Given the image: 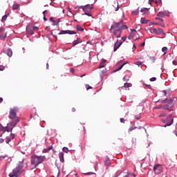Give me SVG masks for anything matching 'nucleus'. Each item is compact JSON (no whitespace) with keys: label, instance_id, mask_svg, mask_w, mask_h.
I'll use <instances>...</instances> for the list:
<instances>
[{"label":"nucleus","instance_id":"obj_37","mask_svg":"<svg viewBox=\"0 0 177 177\" xmlns=\"http://www.w3.org/2000/svg\"><path fill=\"white\" fill-rule=\"evenodd\" d=\"M167 115V112H163L159 115V117H165Z\"/></svg>","mask_w":177,"mask_h":177},{"label":"nucleus","instance_id":"obj_47","mask_svg":"<svg viewBox=\"0 0 177 177\" xmlns=\"http://www.w3.org/2000/svg\"><path fill=\"white\" fill-rule=\"evenodd\" d=\"M11 140H12V138H8L6 139V143H9Z\"/></svg>","mask_w":177,"mask_h":177},{"label":"nucleus","instance_id":"obj_31","mask_svg":"<svg viewBox=\"0 0 177 177\" xmlns=\"http://www.w3.org/2000/svg\"><path fill=\"white\" fill-rule=\"evenodd\" d=\"M167 50H168V48H167V47H163L162 48V52H164V55L167 54Z\"/></svg>","mask_w":177,"mask_h":177},{"label":"nucleus","instance_id":"obj_23","mask_svg":"<svg viewBox=\"0 0 177 177\" xmlns=\"http://www.w3.org/2000/svg\"><path fill=\"white\" fill-rule=\"evenodd\" d=\"M106 59H102L100 64V68H103L104 67V63H106Z\"/></svg>","mask_w":177,"mask_h":177},{"label":"nucleus","instance_id":"obj_61","mask_svg":"<svg viewBox=\"0 0 177 177\" xmlns=\"http://www.w3.org/2000/svg\"><path fill=\"white\" fill-rule=\"evenodd\" d=\"M44 21H48V19H46V17H45V15H44Z\"/></svg>","mask_w":177,"mask_h":177},{"label":"nucleus","instance_id":"obj_49","mask_svg":"<svg viewBox=\"0 0 177 177\" xmlns=\"http://www.w3.org/2000/svg\"><path fill=\"white\" fill-rule=\"evenodd\" d=\"M10 138V139H15V134L14 133H11Z\"/></svg>","mask_w":177,"mask_h":177},{"label":"nucleus","instance_id":"obj_38","mask_svg":"<svg viewBox=\"0 0 177 177\" xmlns=\"http://www.w3.org/2000/svg\"><path fill=\"white\" fill-rule=\"evenodd\" d=\"M57 22L55 24H53V26H57V24H59V23H60V19H58L57 20H55Z\"/></svg>","mask_w":177,"mask_h":177},{"label":"nucleus","instance_id":"obj_63","mask_svg":"<svg viewBox=\"0 0 177 177\" xmlns=\"http://www.w3.org/2000/svg\"><path fill=\"white\" fill-rule=\"evenodd\" d=\"M133 129H134L133 128H130L129 129V132H132V130Z\"/></svg>","mask_w":177,"mask_h":177},{"label":"nucleus","instance_id":"obj_41","mask_svg":"<svg viewBox=\"0 0 177 177\" xmlns=\"http://www.w3.org/2000/svg\"><path fill=\"white\" fill-rule=\"evenodd\" d=\"M86 88L87 91H89V89H92V86H89V84H86Z\"/></svg>","mask_w":177,"mask_h":177},{"label":"nucleus","instance_id":"obj_64","mask_svg":"<svg viewBox=\"0 0 177 177\" xmlns=\"http://www.w3.org/2000/svg\"><path fill=\"white\" fill-rule=\"evenodd\" d=\"M154 2V0H149V3L151 4V3Z\"/></svg>","mask_w":177,"mask_h":177},{"label":"nucleus","instance_id":"obj_50","mask_svg":"<svg viewBox=\"0 0 177 177\" xmlns=\"http://www.w3.org/2000/svg\"><path fill=\"white\" fill-rule=\"evenodd\" d=\"M84 12H85L84 15H86V16H89V17L92 16V15H91L90 13L87 12L86 10Z\"/></svg>","mask_w":177,"mask_h":177},{"label":"nucleus","instance_id":"obj_8","mask_svg":"<svg viewBox=\"0 0 177 177\" xmlns=\"http://www.w3.org/2000/svg\"><path fill=\"white\" fill-rule=\"evenodd\" d=\"M113 35L112 37V39H114V37H116V38H120L121 37V30L120 29H113Z\"/></svg>","mask_w":177,"mask_h":177},{"label":"nucleus","instance_id":"obj_51","mask_svg":"<svg viewBox=\"0 0 177 177\" xmlns=\"http://www.w3.org/2000/svg\"><path fill=\"white\" fill-rule=\"evenodd\" d=\"M49 151V149H44L43 151V153H48Z\"/></svg>","mask_w":177,"mask_h":177},{"label":"nucleus","instance_id":"obj_25","mask_svg":"<svg viewBox=\"0 0 177 177\" xmlns=\"http://www.w3.org/2000/svg\"><path fill=\"white\" fill-rule=\"evenodd\" d=\"M157 16L159 17H165V13L164 12H159Z\"/></svg>","mask_w":177,"mask_h":177},{"label":"nucleus","instance_id":"obj_20","mask_svg":"<svg viewBox=\"0 0 177 177\" xmlns=\"http://www.w3.org/2000/svg\"><path fill=\"white\" fill-rule=\"evenodd\" d=\"M82 42V39L78 38L77 40H75L73 42V46H75V45H78V44H81Z\"/></svg>","mask_w":177,"mask_h":177},{"label":"nucleus","instance_id":"obj_30","mask_svg":"<svg viewBox=\"0 0 177 177\" xmlns=\"http://www.w3.org/2000/svg\"><path fill=\"white\" fill-rule=\"evenodd\" d=\"M132 15H139V8H138L137 10L132 11Z\"/></svg>","mask_w":177,"mask_h":177},{"label":"nucleus","instance_id":"obj_13","mask_svg":"<svg viewBox=\"0 0 177 177\" xmlns=\"http://www.w3.org/2000/svg\"><path fill=\"white\" fill-rule=\"evenodd\" d=\"M81 8H82V10L84 12H86L87 9H89L90 10H91V9H93V5H90V4H87L86 6H82Z\"/></svg>","mask_w":177,"mask_h":177},{"label":"nucleus","instance_id":"obj_44","mask_svg":"<svg viewBox=\"0 0 177 177\" xmlns=\"http://www.w3.org/2000/svg\"><path fill=\"white\" fill-rule=\"evenodd\" d=\"M5 131V127L2 126V124H0V131Z\"/></svg>","mask_w":177,"mask_h":177},{"label":"nucleus","instance_id":"obj_4","mask_svg":"<svg viewBox=\"0 0 177 177\" xmlns=\"http://www.w3.org/2000/svg\"><path fill=\"white\" fill-rule=\"evenodd\" d=\"M160 103H168L169 104L162 105L160 106V109H162L163 110H171V107L175 104V100L166 98L165 100H160Z\"/></svg>","mask_w":177,"mask_h":177},{"label":"nucleus","instance_id":"obj_21","mask_svg":"<svg viewBox=\"0 0 177 177\" xmlns=\"http://www.w3.org/2000/svg\"><path fill=\"white\" fill-rule=\"evenodd\" d=\"M6 53H7L8 56H9V57H11V56L13 55V52L12 51V50L10 48L7 50Z\"/></svg>","mask_w":177,"mask_h":177},{"label":"nucleus","instance_id":"obj_27","mask_svg":"<svg viewBox=\"0 0 177 177\" xmlns=\"http://www.w3.org/2000/svg\"><path fill=\"white\" fill-rule=\"evenodd\" d=\"M131 85L129 83H124V86H122V89H126L127 88H129Z\"/></svg>","mask_w":177,"mask_h":177},{"label":"nucleus","instance_id":"obj_11","mask_svg":"<svg viewBox=\"0 0 177 177\" xmlns=\"http://www.w3.org/2000/svg\"><path fill=\"white\" fill-rule=\"evenodd\" d=\"M26 31H27L28 34H29L30 35H32V34H34V30L32 29V25H28L26 27Z\"/></svg>","mask_w":177,"mask_h":177},{"label":"nucleus","instance_id":"obj_34","mask_svg":"<svg viewBox=\"0 0 177 177\" xmlns=\"http://www.w3.org/2000/svg\"><path fill=\"white\" fill-rule=\"evenodd\" d=\"M141 23L142 24H147V21H146V19H145V18H141Z\"/></svg>","mask_w":177,"mask_h":177},{"label":"nucleus","instance_id":"obj_56","mask_svg":"<svg viewBox=\"0 0 177 177\" xmlns=\"http://www.w3.org/2000/svg\"><path fill=\"white\" fill-rule=\"evenodd\" d=\"M46 14H48V10H44V11L43 12L44 16H45V15H46Z\"/></svg>","mask_w":177,"mask_h":177},{"label":"nucleus","instance_id":"obj_42","mask_svg":"<svg viewBox=\"0 0 177 177\" xmlns=\"http://www.w3.org/2000/svg\"><path fill=\"white\" fill-rule=\"evenodd\" d=\"M135 64H136V66H142V64H143V63L140 62H136Z\"/></svg>","mask_w":177,"mask_h":177},{"label":"nucleus","instance_id":"obj_28","mask_svg":"<svg viewBox=\"0 0 177 177\" xmlns=\"http://www.w3.org/2000/svg\"><path fill=\"white\" fill-rule=\"evenodd\" d=\"M6 38V33L0 34V39L4 40Z\"/></svg>","mask_w":177,"mask_h":177},{"label":"nucleus","instance_id":"obj_43","mask_svg":"<svg viewBox=\"0 0 177 177\" xmlns=\"http://www.w3.org/2000/svg\"><path fill=\"white\" fill-rule=\"evenodd\" d=\"M156 3L161 4V3H162V0H156Z\"/></svg>","mask_w":177,"mask_h":177},{"label":"nucleus","instance_id":"obj_18","mask_svg":"<svg viewBox=\"0 0 177 177\" xmlns=\"http://www.w3.org/2000/svg\"><path fill=\"white\" fill-rule=\"evenodd\" d=\"M140 12L142 13H143L144 15H149L150 14V12H149V8H142Z\"/></svg>","mask_w":177,"mask_h":177},{"label":"nucleus","instance_id":"obj_40","mask_svg":"<svg viewBox=\"0 0 177 177\" xmlns=\"http://www.w3.org/2000/svg\"><path fill=\"white\" fill-rule=\"evenodd\" d=\"M5 32V28H0V34H4Z\"/></svg>","mask_w":177,"mask_h":177},{"label":"nucleus","instance_id":"obj_7","mask_svg":"<svg viewBox=\"0 0 177 177\" xmlns=\"http://www.w3.org/2000/svg\"><path fill=\"white\" fill-rule=\"evenodd\" d=\"M112 12H118L120 10V6L118 5V1L115 0L111 6Z\"/></svg>","mask_w":177,"mask_h":177},{"label":"nucleus","instance_id":"obj_16","mask_svg":"<svg viewBox=\"0 0 177 177\" xmlns=\"http://www.w3.org/2000/svg\"><path fill=\"white\" fill-rule=\"evenodd\" d=\"M131 30V33L129 35L128 38L129 39H132V38H133V37L135 36V32H136V30L135 29H130Z\"/></svg>","mask_w":177,"mask_h":177},{"label":"nucleus","instance_id":"obj_32","mask_svg":"<svg viewBox=\"0 0 177 177\" xmlns=\"http://www.w3.org/2000/svg\"><path fill=\"white\" fill-rule=\"evenodd\" d=\"M131 142H132L133 145H134V146H136V138H133Z\"/></svg>","mask_w":177,"mask_h":177},{"label":"nucleus","instance_id":"obj_57","mask_svg":"<svg viewBox=\"0 0 177 177\" xmlns=\"http://www.w3.org/2000/svg\"><path fill=\"white\" fill-rule=\"evenodd\" d=\"M173 64H174V66H177V62L176 60L173 61Z\"/></svg>","mask_w":177,"mask_h":177},{"label":"nucleus","instance_id":"obj_58","mask_svg":"<svg viewBox=\"0 0 177 177\" xmlns=\"http://www.w3.org/2000/svg\"><path fill=\"white\" fill-rule=\"evenodd\" d=\"M156 20H160V21H164V19L161 18H156Z\"/></svg>","mask_w":177,"mask_h":177},{"label":"nucleus","instance_id":"obj_62","mask_svg":"<svg viewBox=\"0 0 177 177\" xmlns=\"http://www.w3.org/2000/svg\"><path fill=\"white\" fill-rule=\"evenodd\" d=\"M71 73H74V68H71Z\"/></svg>","mask_w":177,"mask_h":177},{"label":"nucleus","instance_id":"obj_39","mask_svg":"<svg viewBox=\"0 0 177 177\" xmlns=\"http://www.w3.org/2000/svg\"><path fill=\"white\" fill-rule=\"evenodd\" d=\"M57 22L55 24H53V26H57V24H59V23H60V19H58L57 20H55Z\"/></svg>","mask_w":177,"mask_h":177},{"label":"nucleus","instance_id":"obj_46","mask_svg":"<svg viewBox=\"0 0 177 177\" xmlns=\"http://www.w3.org/2000/svg\"><path fill=\"white\" fill-rule=\"evenodd\" d=\"M156 80H157V78H156V77H152V78L150 79V81H151V82H154V81H156Z\"/></svg>","mask_w":177,"mask_h":177},{"label":"nucleus","instance_id":"obj_1","mask_svg":"<svg viewBox=\"0 0 177 177\" xmlns=\"http://www.w3.org/2000/svg\"><path fill=\"white\" fill-rule=\"evenodd\" d=\"M19 111V108L17 106H14L10 109L8 118L10 120H13L11 122V125L15 127V125H17L18 122H20V118L17 117V112Z\"/></svg>","mask_w":177,"mask_h":177},{"label":"nucleus","instance_id":"obj_36","mask_svg":"<svg viewBox=\"0 0 177 177\" xmlns=\"http://www.w3.org/2000/svg\"><path fill=\"white\" fill-rule=\"evenodd\" d=\"M64 153H68V148L64 147L63 149H62Z\"/></svg>","mask_w":177,"mask_h":177},{"label":"nucleus","instance_id":"obj_10","mask_svg":"<svg viewBox=\"0 0 177 177\" xmlns=\"http://www.w3.org/2000/svg\"><path fill=\"white\" fill-rule=\"evenodd\" d=\"M173 122H174V119L172 118V115H169L167 118V124H166V125L167 127H169L170 125H172Z\"/></svg>","mask_w":177,"mask_h":177},{"label":"nucleus","instance_id":"obj_29","mask_svg":"<svg viewBox=\"0 0 177 177\" xmlns=\"http://www.w3.org/2000/svg\"><path fill=\"white\" fill-rule=\"evenodd\" d=\"M77 31H84V28H82V27L80 25L77 26Z\"/></svg>","mask_w":177,"mask_h":177},{"label":"nucleus","instance_id":"obj_12","mask_svg":"<svg viewBox=\"0 0 177 177\" xmlns=\"http://www.w3.org/2000/svg\"><path fill=\"white\" fill-rule=\"evenodd\" d=\"M121 45H122V41H118V40H117L114 44L113 52H115Z\"/></svg>","mask_w":177,"mask_h":177},{"label":"nucleus","instance_id":"obj_45","mask_svg":"<svg viewBox=\"0 0 177 177\" xmlns=\"http://www.w3.org/2000/svg\"><path fill=\"white\" fill-rule=\"evenodd\" d=\"M5 70V66H0V71H3Z\"/></svg>","mask_w":177,"mask_h":177},{"label":"nucleus","instance_id":"obj_35","mask_svg":"<svg viewBox=\"0 0 177 177\" xmlns=\"http://www.w3.org/2000/svg\"><path fill=\"white\" fill-rule=\"evenodd\" d=\"M32 30H33V31H38L39 28L38 27L32 25Z\"/></svg>","mask_w":177,"mask_h":177},{"label":"nucleus","instance_id":"obj_3","mask_svg":"<svg viewBox=\"0 0 177 177\" xmlns=\"http://www.w3.org/2000/svg\"><path fill=\"white\" fill-rule=\"evenodd\" d=\"M44 159L45 156H32L31 157V164L35 166V168H37V165L44 162Z\"/></svg>","mask_w":177,"mask_h":177},{"label":"nucleus","instance_id":"obj_24","mask_svg":"<svg viewBox=\"0 0 177 177\" xmlns=\"http://www.w3.org/2000/svg\"><path fill=\"white\" fill-rule=\"evenodd\" d=\"M127 28H128V26H127V25H124L122 24L121 26L119 28V29L120 30V31H122V30H127Z\"/></svg>","mask_w":177,"mask_h":177},{"label":"nucleus","instance_id":"obj_19","mask_svg":"<svg viewBox=\"0 0 177 177\" xmlns=\"http://www.w3.org/2000/svg\"><path fill=\"white\" fill-rule=\"evenodd\" d=\"M59 157L61 162H64V153L63 152L59 153Z\"/></svg>","mask_w":177,"mask_h":177},{"label":"nucleus","instance_id":"obj_59","mask_svg":"<svg viewBox=\"0 0 177 177\" xmlns=\"http://www.w3.org/2000/svg\"><path fill=\"white\" fill-rule=\"evenodd\" d=\"M4 140L3 138H0V143H3Z\"/></svg>","mask_w":177,"mask_h":177},{"label":"nucleus","instance_id":"obj_53","mask_svg":"<svg viewBox=\"0 0 177 177\" xmlns=\"http://www.w3.org/2000/svg\"><path fill=\"white\" fill-rule=\"evenodd\" d=\"M6 157V156H0V160H4V158Z\"/></svg>","mask_w":177,"mask_h":177},{"label":"nucleus","instance_id":"obj_26","mask_svg":"<svg viewBox=\"0 0 177 177\" xmlns=\"http://www.w3.org/2000/svg\"><path fill=\"white\" fill-rule=\"evenodd\" d=\"M125 66V64H122L120 67L117 68L113 73H117V71H120Z\"/></svg>","mask_w":177,"mask_h":177},{"label":"nucleus","instance_id":"obj_22","mask_svg":"<svg viewBox=\"0 0 177 177\" xmlns=\"http://www.w3.org/2000/svg\"><path fill=\"white\" fill-rule=\"evenodd\" d=\"M19 8H20V5H19V4L15 3L12 6V10H17V9H19Z\"/></svg>","mask_w":177,"mask_h":177},{"label":"nucleus","instance_id":"obj_52","mask_svg":"<svg viewBox=\"0 0 177 177\" xmlns=\"http://www.w3.org/2000/svg\"><path fill=\"white\" fill-rule=\"evenodd\" d=\"M126 39H127V37H122V42H125Z\"/></svg>","mask_w":177,"mask_h":177},{"label":"nucleus","instance_id":"obj_2","mask_svg":"<svg viewBox=\"0 0 177 177\" xmlns=\"http://www.w3.org/2000/svg\"><path fill=\"white\" fill-rule=\"evenodd\" d=\"M23 162H24V160H22L19 162V164L17 165L16 168H15L12 172H10L8 176L10 177H18L23 174Z\"/></svg>","mask_w":177,"mask_h":177},{"label":"nucleus","instance_id":"obj_14","mask_svg":"<svg viewBox=\"0 0 177 177\" xmlns=\"http://www.w3.org/2000/svg\"><path fill=\"white\" fill-rule=\"evenodd\" d=\"M59 34V35H63V34L73 35V34H75V32H74L73 30H62Z\"/></svg>","mask_w":177,"mask_h":177},{"label":"nucleus","instance_id":"obj_48","mask_svg":"<svg viewBox=\"0 0 177 177\" xmlns=\"http://www.w3.org/2000/svg\"><path fill=\"white\" fill-rule=\"evenodd\" d=\"M150 59L152 60L153 63L156 62V58L154 57H151Z\"/></svg>","mask_w":177,"mask_h":177},{"label":"nucleus","instance_id":"obj_9","mask_svg":"<svg viewBox=\"0 0 177 177\" xmlns=\"http://www.w3.org/2000/svg\"><path fill=\"white\" fill-rule=\"evenodd\" d=\"M151 32L160 35L161 34H164V30H162L161 28H151Z\"/></svg>","mask_w":177,"mask_h":177},{"label":"nucleus","instance_id":"obj_5","mask_svg":"<svg viewBox=\"0 0 177 177\" xmlns=\"http://www.w3.org/2000/svg\"><path fill=\"white\" fill-rule=\"evenodd\" d=\"M164 171V168H162V165H156L153 167V172L156 175H160Z\"/></svg>","mask_w":177,"mask_h":177},{"label":"nucleus","instance_id":"obj_60","mask_svg":"<svg viewBox=\"0 0 177 177\" xmlns=\"http://www.w3.org/2000/svg\"><path fill=\"white\" fill-rule=\"evenodd\" d=\"M49 20H50V21H52L53 23V21H55V20H53V17H50V18L49 19Z\"/></svg>","mask_w":177,"mask_h":177},{"label":"nucleus","instance_id":"obj_15","mask_svg":"<svg viewBox=\"0 0 177 177\" xmlns=\"http://www.w3.org/2000/svg\"><path fill=\"white\" fill-rule=\"evenodd\" d=\"M9 125H10V127H4V128L6 129L7 132H12L13 131V128H15V127H16V125L12 126V122H10L9 123Z\"/></svg>","mask_w":177,"mask_h":177},{"label":"nucleus","instance_id":"obj_6","mask_svg":"<svg viewBox=\"0 0 177 177\" xmlns=\"http://www.w3.org/2000/svg\"><path fill=\"white\" fill-rule=\"evenodd\" d=\"M124 24V21L121 20L120 22H115L111 26V28L110 29V31H113V30H120V27Z\"/></svg>","mask_w":177,"mask_h":177},{"label":"nucleus","instance_id":"obj_17","mask_svg":"<svg viewBox=\"0 0 177 177\" xmlns=\"http://www.w3.org/2000/svg\"><path fill=\"white\" fill-rule=\"evenodd\" d=\"M110 164H111V162L110 161V158H109V157L106 156L104 159V165L106 167H109Z\"/></svg>","mask_w":177,"mask_h":177},{"label":"nucleus","instance_id":"obj_54","mask_svg":"<svg viewBox=\"0 0 177 177\" xmlns=\"http://www.w3.org/2000/svg\"><path fill=\"white\" fill-rule=\"evenodd\" d=\"M120 122H122V124L125 122V120H124V118H120Z\"/></svg>","mask_w":177,"mask_h":177},{"label":"nucleus","instance_id":"obj_33","mask_svg":"<svg viewBox=\"0 0 177 177\" xmlns=\"http://www.w3.org/2000/svg\"><path fill=\"white\" fill-rule=\"evenodd\" d=\"M6 19H8V15H4L3 16L2 19H1V21L3 23V21H5L6 20Z\"/></svg>","mask_w":177,"mask_h":177},{"label":"nucleus","instance_id":"obj_55","mask_svg":"<svg viewBox=\"0 0 177 177\" xmlns=\"http://www.w3.org/2000/svg\"><path fill=\"white\" fill-rule=\"evenodd\" d=\"M47 149H48V150L49 151V150H52V149H53V146H50Z\"/></svg>","mask_w":177,"mask_h":177}]
</instances>
